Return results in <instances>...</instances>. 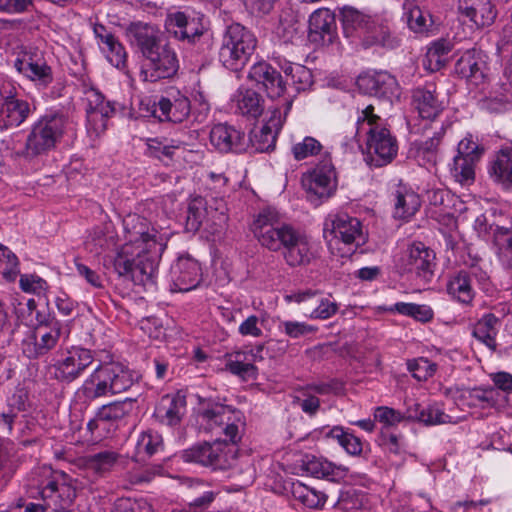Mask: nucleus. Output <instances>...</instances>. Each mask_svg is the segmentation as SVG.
<instances>
[{"label":"nucleus","instance_id":"f257e3e1","mask_svg":"<svg viewBox=\"0 0 512 512\" xmlns=\"http://www.w3.org/2000/svg\"><path fill=\"white\" fill-rule=\"evenodd\" d=\"M123 224L129 243L114 258L115 272L136 285L154 284L162 245L149 233L145 218L130 214Z\"/></svg>","mask_w":512,"mask_h":512},{"label":"nucleus","instance_id":"f03ea898","mask_svg":"<svg viewBox=\"0 0 512 512\" xmlns=\"http://www.w3.org/2000/svg\"><path fill=\"white\" fill-rule=\"evenodd\" d=\"M125 35L143 57L140 77L144 82L156 83L177 75L180 67L178 54L157 26L132 22L126 27Z\"/></svg>","mask_w":512,"mask_h":512},{"label":"nucleus","instance_id":"7ed1b4c3","mask_svg":"<svg viewBox=\"0 0 512 512\" xmlns=\"http://www.w3.org/2000/svg\"><path fill=\"white\" fill-rule=\"evenodd\" d=\"M365 130L366 162L380 168L390 164L398 153L396 138L386 127L385 120L374 113V106L368 105L357 120V133Z\"/></svg>","mask_w":512,"mask_h":512},{"label":"nucleus","instance_id":"20e7f679","mask_svg":"<svg viewBox=\"0 0 512 512\" xmlns=\"http://www.w3.org/2000/svg\"><path fill=\"white\" fill-rule=\"evenodd\" d=\"M69 118L61 111H47L34 122L24 148L17 155L33 161L48 154L61 141L69 126Z\"/></svg>","mask_w":512,"mask_h":512},{"label":"nucleus","instance_id":"39448f33","mask_svg":"<svg viewBox=\"0 0 512 512\" xmlns=\"http://www.w3.org/2000/svg\"><path fill=\"white\" fill-rule=\"evenodd\" d=\"M133 383L131 371L121 363H100L84 380L78 394L88 401H94L109 394L124 392Z\"/></svg>","mask_w":512,"mask_h":512},{"label":"nucleus","instance_id":"423d86ee","mask_svg":"<svg viewBox=\"0 0 512 512\" xmlns=\"http://www.w3.org/2000/svg\"><path fill=\"white\" fill-rule=\"evenodd\" d=\"M255 34L244 25L234 22L224 29L218 46V60L228 70L241 71L257 48Z\"/></svg>","mask_w":512,"mask_h":512},{"label":"nucleus","instance_id":"0eeeda50","mask_svg":"<svg viewBox=\"0 0 512 512\" xmlns=\"http://www.w3.org/2000/svg\"><path fill=\"white\" fill-rule=\"evenodd\" d=\"M32 475V486L49 508L59 511L72 505L76 487L69 475L45 465L37 467Z\"/></svg>","mask_w":512,"mask_h":512},{"label":"nucleus","instance_id":"6e6552de","mask_svg":"<svg viewBox=\"0 0 512 512\" xmlns=\"http://www.w3.org/2000/svg\"><path fill=\"white\" fill-rule=\"evenodd\" d=\"M241 416V412L232 406L209 400L202 403L198 421L205 432L216 436L223 434L231 444H236L241 439Z\"/></svg>","mask_w":512,"mask_h":512},{"label":"nucleus","instance_id":"1a4fd4ad","mask_svg":"<svg viewBox=\"0 0 512 512\" xmlns=\"http://www.w3.org/2000/svg\"><path fill=\"white\" fill-rule=\"evenodd\" d=\"M251 231L260 245L271 252H281L299 232L281 221L279 213L266 208L255 217Z\"/></svg>","mask_w":512,"mask_h":512},{"label":"nucleus","instance_id":"9d476101","mask_svg":"<svg viewBox=\"0 0 512 512\" xmlns=\"http://www.w3.org/2000/svg\"><path fill=\"white\" fill-rule=\"evenodd\" d=\"M235 457L236 450L227 439L204 441L185 449L181 454L184 462L199 464L214 471L229 469Z\"/></svg>","mask_w":512,"mask_h":512},{"label":"nucleus","instance_id":"9b49d317","mask_svg":"<svg viewBox=\"0 0 512 512\" xmlns=\"http://www.w3.org/2000/svg\"><path fill=\"white\" fill-rule=\"evenodd\" d=\"M490 278L486 271L476 264L453 273L447 282L448 294L458 302L469 305L475 298V286L488 289Z\"/></svg>","mask_w":512,"mask_h":512},{"label":"nucleus","instance_id":"f8f14e48","mask_svg":"<svg viewBox=\"0 0 512 512\" xmlns=\"http://www.w3.org/2000/svg\"><path fill=\"white\" fill-rule=\"evenodd\" d=\"M302 184L312 202L328 199L335 193L337 175L329 154H325L311 171L303 175Z\"/></svg>","mask_w":512,"mask_h":512},{"label":"nucleus","instance_id":"ddd939ff","mask_svg":"<svg viewBox=\"0 0 512 512\" xmlns=\"http://www.w3.org/2000/svg\"><path fill=\"white\" fill-rule=\"evenodd\" d=\"M323 233L329 242L338 240L347 246L350 252L356 251L366 243L360 220L346 213L330 216L325 221Z\"/></svg>","mask_w":512,"mask_h":512},{"label":"nucleus","instance_id":"4468645a","mask_svg":"<svg viewBox=\"0 0 512 512\" xmlns=\"http://www.w3.org/2000/svg\"><path fill=\"white\" fill-rule=\"evenodd\" d=\"M435 253L422 242H413L397 262L401 273L414 274L424 282H430L436 266Z\"/></svg>","mask_w":512,"mask_h":512},{"label":"nucleus","instance_id":"2eb2a0df","mask_svg":"<svg viewBox=\"0 0 512 512\" xmlns=\"http://www.w3.org/2000/svg\"><path fill=\"white\" fill-rule=\"evenodd\" d=\"M93 362V351L79 346L71 347L52 365L54 378L61 383L70 384L81 377Z\"/></svg>","mask_w":512,"mask_h":512},{"label":"nucleus","instance_id":"dca6fc26","mask_svg":"<svg viewBox=\"0 0 512 512\" xmlns=\"http://www.w3.org/2000/svg\"><path fill=\"white\" fill-rule=\"evenodd\" d=\"M17 89L9 82L0 88V130L20 126L31 113L30 104L17 97Z\"/></svg>","mask_w":512,"mask_h":512},{"label":"nucleus","instance_id":"f3484780","mask_svg":"<svg viewBox=\"0 0 512 512\" xmlns=\"http://www.w3.org/2000/svg\"><path fill=\"white\" fill-rule=\"evenodd\" d=\"M61 333L62 325L59 321L40 324L23 340V353L30 359L45 355L55 347Z\"/></svg>","mask_w":512,"mask_h":512},{"label":"nucleus","instance_id":"a211bd4d","mask_svg":"<svg viewBox=\"0 0 512 512\" xmlns=\"http://www.w3.org/2000/svg\"><path fill=\"white\" fill-rule=\"evenodd\" d=\"M84 100L88 127L99 135L107 129L108 119L115 115V106L112 102L105 101L104 95L93 87L85 89Z\"/></svg>","mask_w":512,"mask_h":512},{"label":"nucleus","instance_id":"6ab92c4d","mask_svg":"<svg viewBox=\"0 0 512 512\" xmlns=\"http://www.w3.org/2000/svg\"><path fill=\"white\" fill-rule=\"evenodd\" d=\"M191 111L189 98L179 90H170L154 104L152 115L160 122L181 123Z\"/></svg>","mask_w":512,"mask_h":512},{"label":"nucleus","instance_id":"aec40b11","mask_svg":"<svg viewBox=\"0 0 512 512\" xmlns=\"http://www.w3.org/2000/svg\"><path fill=\"white\" fill-rule=\"evenodd\" d=\"M201 276V267L198 261L189 255H182L170 268L171 291H191L200 284Z\"/></svg>","mask_w":512,"mask_h":512},{"label":"nucleus","instance_id":"412c9836","mask_svg":"<svg viewBox=\"0 0 512 512\" xmlns=\"http://www.w3.org/2000/svg\"><path fill=\"white\" fill-rule=\"evenodd\" d=\"M202 18V16H189L184 12H176L169 15L166 27L175 38L195 44L202 37L209 40Z\"/></svg>","mask_w":512,"mask_h":512},{"label":"nucleus","instance_id":"4be33fe9","mask_svg":"<svg viewBox=\"0 0 512 512\" xmlns=\"http://www.w3.org/2000/svg\"><path fill=\"white\" fill-rule=\"evenodd\" d=\"M248 78L260 85L271 99L284 96L287 91L286 82L279 71L265 61L252 65Z\"/></svg>","mask_w":512,"mask_h":512},{"label":"nucleus","instance_id":"5701e85b","mask_svg":"<svg viewBox=\"0 0 512 512\" xmlns=\"http://www.w3.org/2000/svg\"><path fill=\"white\" fill-rule=\"evenodd\" d=\"M210 142L220 152L242 153L248 148L245 133L228 124L219 123L210 131Z\"/></svg>","mask_w":512,"mask_h":512},{"label":"nucleus","instance_id":"b1692460","mask_svg":"<svg viewBox=\"0 0 512 512\" xmlns=\"http://www.w3.org/2000/svg\"><path fill=\"white\" fill-rule=\"evenodd\" d=\"M455 72L474 85L483 83L487 77V64L480 50H466L455 63Z\"/></svg>","mask_w":512,"mask_h":512},{"label":"nucleus","instance_id":"393cba45","mask_svg":"<svg viewBox=\"0 0 512 512\" xmlns=\"http://www.w3.org/2000/svg\"><path fill=\"white\" fill-rule=\"evenodd\" d=\"M357 85L365 93L376 97L391 98L399 92L396 78L386 71L360 75L357 79Z\"/></svg>","mask_w":512,"mask_h":512},{"label":"nucleus","instance_id":"a878e982","mask_svg":"<svg viewBox=\"0 0 512 512\" xmlns=\"http://www.w3.org/2000/svg\"><path fill=\"white\" fill-rule=\"evenodd\" d=\"M412 104L422 119L435 120L445 106L433 84L417 87L412 91Z\"/></svg>","mask_w":512,"mask_h":512},{"label":"nucleus","instance_id":"bb28decb","mask_svg":"<svg viewBox=\"0 0 512 512\" xmlns=\"http://www.w3.org/2000/svg\"><path fill=\"white\" fill-rule=\"evenodd\" d=\"M340 16L345 37L353 41L358 40L362 43L368 30L374 27V19L354 7H343Z\"/></svg>","mask_w":512,"mask_h":512},{"label":"nucleus","instance_id":"cd10ccee","mask_svg":"<svg viewBox=\"0 0 512 512\" xmlns=\"http://www.w3.org/2000/svg\"><path fill=\"white\" fill-rule=\"evenodd\" d=\"M458 10L477 28L492 25L497 16V10L490 0H459Z\"/></svg>","mask_w":512,"mask_h":512},{"label":"nucleus","instance_id":"c85d7f7f","mask_svg":"<svg viewBox=\"0 0 512 512\" xmlns=\"http://www.w3.org/2000/svg\"><path fill=\"white\" fill-rule=\"evenodd\" d=\"M490 179L503 189H512V145L498 150L488 165Z\"/></svg>","mask_w":512,"mask_h":512},{"label":"nucleus","instance_id":"c756f323","mask_svg":"<svg viewBox=\"0 0 512 512\" xmlns=\"http://www.w3.org/2000/svg\"><path fill=\"white\" fill-rule=\"evenodd\" d=\"M93 32L99 42L105 45L103 50L107 52L109 62L118 69L125 68L127 52L119 39L103 24L96 23L93 27Z\"/></svg>","mask_w":512,"mask_h":512},{"label":"nucleus","instance_id":"7c9ffc66","mask_svg":"<svg viewBox=\"0 0 512 512\" xmlns=\"http://www.w3.org/2000/svg\"><path fill=\"white\" fill-rule=\"evenodd\" d=\"M297 303H304L314 300L315 308L309 314L311 319L327 320L336 315L339 310V304L331 299V296H323L317 290L308 289L293 295Z\"/></svg>","mask_w":512,"mask_h":512},{"label":"nucleus","instance_id":"2f4dec72","mask_svg":"<svg viewBox=\"0 0 512 512\" xmlns=\"http://www.w3.org/2000/svg\"><path fill=\"white\" fill-rule=\"evenodd\" d=\"M301 468L313 477L326 479L331 482H339L347 474L346 468L310 455H306L302 459Z\"/></svg>","mask_w":512,"mask_h":512},{"label":"nucleus","instance_id":"473e14b6","mask_svg":"<svg viewBox=\"0 0 512 512\" xmlns=\"http://www.w3.org/2000/svg\"><path fill=\"white\" fill-rule=\"evenodd\" d=\"M285 263L292 268L306 266L314 258L308 238L298 232L281 251Z\"/></svg>","mask_w":512,"mask_h":512},{"label":"nucleus","instance_id":"72a5a7b5","mask_svg":"<svg viewBox=\"0 0 512 512\" xmlns=\"http://www.w3.org/2000/svg\"><path fill=\"white\" fill-rule=\"evenodd\" d=\"M335 28V15L329 9H318L310 15L309 38L312 42H331Z\"/></svg>","mask_w":512,"mask_h":512},{"label":"nucleus","instance_id":"f704fd0d","mask_svg":"<svg viewBox=\"0 0 512 512\" xmlns=\"http://www.w3.org/2000/svg\"><path fill=\"white\" fill-rule=\"evenodd\" d=\"M185 411V400L178 395L166 394L161 397L154 412L159 422L168 426H176L181 422Z\"/></svg>","mask_w":512,"mask_h":512},{"label":"nucleus","instance_id":"c9c22d12","mask_svg":"<svg viewBox=\"0 0 512 512\" xmlns=\"http://www.w3.org/2000/svg\"><path fill=\"white\" fill-rule=\"evenodd\" d=\"M406 417L408 420H416L428 426L444 424L450 419V416L437 405L422 406L416 402L407 407Z\"/></svg>","mask_w":512,"mask_h":512},{"label":"nucleus","instance_id":"e433bc0d","mask_svg":"<svg viewBox=\"0 0 512 512\" xmlns=\"http://www.w3.org/2000/svg\"><path fill=\"white\" fill-rule=\"evenodd\" d=\"M235 102V112L250 119H257L264 111L262 96L252 89L239 90Z\"/></svg>","mask_w":512,"mask_h":512},{"label":"nucleus","instance_id":"4c0bfd02","mask_svg":"<svg viewBox=\"0 0 512 512\" xmlns=\"http://www.w3.org/2000/svg\"><path fill=\"white\" fill-rule=\"evenodd\" d=\"M500 319L493 313L484 314L473 326L472 335L478 341L495 351L497 348L496 336Z\"/></svg>","mask_w":512,"mask_h":512},{"label":"nucleus","instance_id":"58836bf2","mask_svg":"<svg viewBox=\"0 0 512 512\" xmlns=\"http://www.w3.org/2000/svg\"><path fill=\"white\" fill-rule=\"evenodd\" d=\"M421 200L417 193L405 187H399L394 194V216L400 219L409 218L419 210Z\"/></svg>","mask_w":512,"mask_h":512},{"label":"nucleus","instance_id":"ea45409f","mask_svg":"<svg viewBox=\"0 0 512 512\" xmlns=\"http://www.w3.org/2000/svg\"><path fill=\"white\" fill-rule=\"evenodd\" d=\"M120 459L119 453L104 450L85 458L87 469L99 477H105L112 472Z\"/></svg>","mask_w":512,"mask_h":512},{"label":"nucleus","instance_id":"a19ab883","mask_svg":"<svg viewBox=\"0 0 512 512\" xmlns=\"http://www.w3.org/2000/svg\"><path fill=\"white\" fill-rule=\"evenodd\" d=\"M279 66L284 74L291 78L296 93L305 91L312 86L313 74L306 66L288 61H284L283 64L279 63Z\"/></svg>","mask_w":512,"mask_h":512},{"label":"nucleus","instance_id":"79ce46f5","mask_svg":"<svg viewBox=\"0 0 512 512\" xmlns=\"http://www.w3.org/2000/svg\"><path fill=\"white\" fill-rule=\"evenodd\" d=\"M451 50L450 43L445 40L434 42L426 52L424 67L431 72L439 71L448 63Z\"/></svg>","mask_w":512,"mask_h":512},{"label":"nucleus","instance_id":"37998d69","mask_svg":"<svg viewBox=\"0 0 512 512\" xmlns=\"http://www.w3.org/2000/svg\"><path fill=\"white\" fill-rule=\"evenodd\" d=\"M134 402V399L126 398L123 401L103 405L98 410V420H103L104 424L121 420L132 412Z\"/></svg>","mask_w":512,"mask_h":512},{"label":"nucleus","instance_id":"c03bdc74","mask_svg":"<svg viewBox=\"0 0 512 512\" xmlns=\"http://www.w3.org/2000/svg\"><path fill=\"white\" fill-rule=\"evenodd\" d=\"M235 459L232 461L230 477L234 480L235 484L240 488H245L251 485L256 477V469L252 459L248 456L240 458L236 464Z\"/></svg>","mask_w":512,"mask_h":512},{"label":"nucleus","instance_id":"a18cd8bd","mask_svg":"<svg viewBox=\"0 0 512 512\" xmlns=\"http://www.w3.org/2000/svg\"><path fill=\"white\" fill-rule=\"evenodd\" d=\"M361 44L365 48H369L374 45L394 48L398 45V42L395 38L391 37L390 31L387 27L374 20V27H371L368 30V33L365 35Z\"/></svg>","mask_w":512,"mask_h":512},{"label":"nucleus","instance_id":"49530a36","mask_svg":"<svg viewBox=\"0 0 512 512\" xmlns=\"http://www.w3.org/2000/svg\"><path fill=\"white\" fill-rule=\"evenodd\" d=\"M493 242L499 260L512 269V231L498 228L494 233Z\"/></svg>","mask_w":512,"mask_h":512},{"label":"nucleus","instance_id":"de8ad7c7","mask_svg":"<svg viewBox=\"0 0 512 512\" xmlns=\"http://www.w3.org/2000/svg\"><path fill=\"white\" fill-rule=\"evenodd\" d=\"M445 133L443 126L433 133V136L417 144V156L426 163L435 165L437 162L438 149Z\"/></svg>","mask_w":512,"mask_h":512},{"label":"nucleus","instance_id":"09e8293b","mask_svg":"<svg viewBox=\"0 0 512 512\" xmlns=\"http://www.w3.org/2000/svg\"><path fill=\"white\" fill-rule=\"evenodd\" d=\"M276 132L266 126L251 131L248 141V147L251 146L257 152H267L274 149L276 143Z\"/></svg>","mask_w":512,"mask_h":512},{"label":"nucleus","instance_id":"8fccbe9b","mask_svg":"<svg viewBox=\"0 0 512 512\" xmlns=\"http://www.w3.org/2000/svg\"><path fill=\"white\" fill-rule=\"evenodd\" d=\"M206 213V201L202 197L193 198L187 208L186 230L189 232L198 231L206 217Z\"/></svg>","mask_w":512,"mask_h":512},{"label":"nucleus","instance_id":"3c124183","mask_svg":"<svg viewBox=\"0 0 512 512\" xmlns=\"http://www.w3.org/2000/svg\"><path fill=\"white\" fill-rule=\"evenodd\" d=\"M293 496L308 508L317 509L326 502V495L303 484L294 485Z\"/></svg>","mask_w":512,"mask_h":512},{"label":"nucleus","instance_id":"603ef678","mask_svg":"<svg viewBox=\"0 0 512 512\" xmlns=\"http://www.w3.org/2000/svg\"><path fill=\"white\" fill-rule=\"evenodd\" d=\"M0 273L7 282H14L20 273L17 256L0 243Z\"/></svg>","mask_w":512,"mask_h":512},{"label":"nucleus","instance_id":"864d4df0","mask_svg":"<svg viewBox=\"0 0 512 512\" xmlns=\"http://www.w3.org/2000/svg\"><path fill=\"white\" fill-rule=\"evenodd\" d=\"M394 309L399 314L409 316L422 323L431 321L434 316L432 308L425 304L398 302L394 305Z\"/></svg>","mask_w":512,"mask_h":512},{"label":"nucleus","instance_id":"5fc2aeb1","mask_svg":"<svg viewBox=\"0 0 512 512\" xmlns=\"http://www.w3.org/2000/svg\"><path fill=\"white\" fill-rule=\"evenodd\" d=\"M466 397L470 405L488 408L498 404L499 393L494 387H477L469 390Z\"/></svg>","mask_w":512,"mask_h":512},{"label":"nucleus","instance_id":"6e6d98bb","mask_svg":"<svg viewBox=\"0 0 512 512\" xmlns=\"http://www.w3.org/2000/svg\"><path fill=\"white\" fill-rule=\"evenodd\" d=\"M478 159L455 156L452 168L453 176L461 184H470L475 179V164Z\"/></svg>","mask_w":512,"mask_h":512},{"label":"nucleus","instance_id":"4d7b16f0","mask_svg":"<svg viewBox=\"0 0 512 512\" xmlns=\"http://www.w3.org/2000/svg\"><path fill=\"white\" fill-rule=\"evenodd\" d=\"M184 485L189 489L188 497L191 506L206 507L215 499V493L212 491H204L201 495H198L199 491L205 486L204 482L199 479H187Z\"/></svg>","mask_w":512,"mask_h":512},{"label":"nucleus","instance_id":"13d9d810","mask_svg":"<svg viewBox=\"0 0 512 512\" xmlns=\"http://www.w3.org/2000/svg\"><path fill=\"white\" fill-rule=\"evenodd\" d=\"M407 23L409 28L414 32L423 33L428 31L433 21L428 11H424L418 6H414L407 13Z\"/></svg>","mask_w":512,"mask_h":512},{"label":"nucleus","instance_id":"bf43d9fd","mask_svg":"<svg viewBox=\"0 0 512 512\" xmlns=\"http://www.w3.org/2000/svg\"><path fill=\"white\" fill-rule=\"evenodd\" d=\"M322 148L323 146L317 139L307 136L301 142L295 143L291 148V152L295 160L300 161L319 154Z\"/></svg>","mask_w":512,"mask_h":512},{"label":"nucleus","instance_id":"052dcab7","mask_svg":"<svg viewBox=\"0 0 512 512\" xmlns=\"http://www.w3.org/2000/svg\"><path fill=\"white\" fill-rule=\"evenodd\" d=\"M30 80L36 82L38 85L46 87L53 81V73L51 67L46 63L45 59L39 63H35L22 72Z\"/></svg>","mask_w":512,"mask_h":512},{"label":"nucleus","instance_id":"680f3d73","mask_svg":"<svg viewBox=\"0 0 512 512\" xmlns=\"http://www.w3.org/2000/svg\"><path fill=\"white\" fill-rule=\"evenodd\" d=\"M162 444V436L158 432L152 430L143 432L137 441L138 454L152 456L162 447Z\"/></svg>","mask_w":512,"mask_h":512},{"label":"nucleus","instance_id":"e2e57ef3","mask_svg":"<svg viewBox=\"0 0 512 512\" xmlns=\"http://www.w3.org/2000/svg\"><path fill=\"white\" fill-rule=\"evenodd\" d=\"M178 147L179 145L164 144L158 138H150L147 140L146 154L149 157H153L164 162L165 159L172 160L175 149H177Z\"/></svg>","mask_w":512,"mask_h":512},{"label":"nucleus","instance_id":"0e129e2a","mask_svg":"<svg viewBox=\"0 0 512 512\" xmlns=\"http://www.w3.org/2000/svg\"><path fill=\"white\" fill-rule=\"evenodd\" d=\"M293 96H290L288 99L284 102V110L282 111V108L280 107H273L270 109V117L264 124V126L270 128L272 131L278 133L280 129L283 126V123L286 119V116L288 115L289 111L291 110L292 103H293Z\"/></svg>","mask_w":512,"mask_h":512},{"label":"nucleus","instance_id":"69168bd1","mask_svg":"<svg viewBox=\"0 0 512 512\" xmlns=\"http://www.w3.org/2000/svg\"><path fill=\"white\" fill-rule=\"evenodd\" d=\"M408 369L414 378L423 381L434 375L437 365L426 358H419L408 362Z\"/></svg>","mask_w":512,"mask_h":512},{"label":"nucleus","instance_id":"338daca9","mask_svg":"<svg viewBox=\"0 0 512 512\" xmlns=\"http://www.w3.org/2000/svg\"><path fill=\"white\" fill-rule=\"evenodd\" d=\"M279 329L287 336L297 339L307 334L315 333L317 327L309 325L305 322L299 321H282L279 324Z\"/></svg>","mask_w":512,"mask_h":512},{"label":"nucleus","instance_id":"774afa93","mask_svg":"<svg viewBox=\"0 0 512 512\" xmlns=\"http://www.w3.org/2000/svg\"><path fill=\"white\" fill-rule=\"evenodd\" d=\"M44 59L43 52L38 48L30 47L28 50L23 51L21 57H18L14 62V67L19 73L27 71L29 67L34 66Z\"/></svg>","mask_w":512,"mask_h":512}]
</instances>
